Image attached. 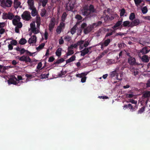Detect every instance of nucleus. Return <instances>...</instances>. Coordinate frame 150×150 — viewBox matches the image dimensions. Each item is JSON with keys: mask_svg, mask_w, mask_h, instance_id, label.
I'll list each match as a JSON object with an SVG mask.
<instances>
[{"mask_svg": "<svg viewBox=\"0 0 150 150\" xmlns=\"http://www.w3.org/2000/svg\"><path fill=\"white\" fill-rule=\"evenodd\" d=\"M88 6H84L83 8L80 10V13L83 16H87L90 14V12H94L95 11L93 6H90L89 9H88Z\"/></svg>", "mask_w": 150, "mask_h": 150, "instance_id": "obj_1", "label": "nucleus"}, {"mask_svg": "<svg viewBox=\"0 0 150 150\" xmlns=\"http://www.w3.org/2000/svg\"><path fill=\"white\" fill-rule=\"evenodd\" d=\"M89 43L88 41H86L84 43V41L81 40L76 44L71 45L69 46V47L70 48H72L73 49V48H76L78 45H79V48L80 50H82L83 48L84 47H87L89 45Z\"/></svg>", "mask_w": 150, "mask_h": 150, "instance_id": "obj_2", "label": "nucleus"}, {"mask_svg": "<svg viewBox=\"0 0 150 150\" xmlns=\"http://www.w3.org/2000/svg\"><path fill=\"white\" fill-rule=\"evenodd\" d=\"M18 80L14 76H12L8 81V83L9 85L13 84L16 85L20 82V80H23L22 77L21 76H18Z\"/></svg>", "mask_w": 150, "mask_h": 150, "instance_id": "obj_3", "label": "nucleus"}, {"mask_svg": "<svg viewBox=\"0 0 150 150\" xmlns=\"http://www.w3.org/2000/svg\"><path fill=\"white\" fill-rule=\"evenodd\" d=\"M30 29L34 34H37L40 32V26L37 25L36 27L35 22H33L30 24Z\"/></svg>", "mask_w": 150, "mask_h": 150, "instance_id": "obj_4", "label": "nucleus"}, {"mask_svg": "<svg viewBox=\"0 0 150 150\" xmlns=\"http://www.w3.org/2000/svg\"><path fill=\"white\" fill-rule=\"evenodd\" d=\"M21 18L18 16H14L12 20V23L14 25H18L19 28H21L22 26V23L20 22Z\"/></svg>", "mask_w": 150, "mask_h": 150, "instance_id": "obj_5", "label": "nucleus"}, {"mask_svg": "<svg viewBox=\"0 0 150 150\" xmlns=\"http://www.w3.org/2000/svg\"><path fill=\"white\" fill-rule=\"evenodd\" d=\"M0 2L1 5L3 7H10L12 4V1L10 0H1Z\"/></svg>", "mask_w": 150, "mask_h": 150, "instance_id": "obj_6", "label": "nucleus"}, {"mask_svg": "<svg viewBox=\"0 0 150 150\" xmlns=\"http://www.w3.org/2000/svg\"><path fill=\"white\" fill-rule=\"evenodd\" d=\"M102 22L101 21L98 22V23H95L93 24L92 26H88L84 30V33L85 34H87L90 32L92 30L93 28L94 27H96L101 24Z\"/></svg>", "mask_w": 150, "mask_h": 150, "instance_id": "obj_7", "label": "nucleus"}, {"mask_svg": "<svg viewBox=\"0 0 150 150\" xmlns=\"http://www.w3.org/2000/svg\"><path fill=\"white\" fill-rule=\"evenodd\" d=\"M14 16L13 14L11 12H8V13H4L3 18L4 19L12 20Z\"/></svg>", "mask_w": 150, "mask_h": 150, "instance_id": "obj_8", "label": "nucleus"}, {"mask_svg": "<svg viewBox=\"0 0 150 150\" xmlns=\"http://www.w3.org/2000/svg\"><path fill=\"white\" fill-rule=\"evenodd\" d=\"M88 74L87 73H83L80 74H77L76 77L81 78V81L82 83L85 82L86 80V75Z\"/></svg>", "mask_w": 150, "mask_h": 150, "instance_id": "obj_9", "label": "nucleus"}, {"mask_svg": "<svg viewBox=\"0 0 150 150\" xmlns=\"http://www.w3.org/2000/svg\"><path fill=\"white\" fill-rule=\"evenodd\" d=\"M17 59L21 61L25 62H30L31 61V59L29 57L25 56H23L21 57L18 56L17 57Z\"/></svg>", "mask_w": 150, "mask_h": 150, "instance_id": "obj_10", "label": "nucleus"}, {"mask_svg": "<svg viewBox=\"0 0 150 150\" xmlns=\"http://www.w3.org/2000/svg\"><path fill=\"white\" fill-rule=\"evenodd\" d=\"M22 16L24 19L27 20H29L31 17L30 13L27 11L24 12L22 14Z\"/></svg>", "mask_w": 150, "mask_h": 150, "instance_id": "obj_11", "label": "nucleus"}, {"mask_svg": "<svg viewBox=\"0 0 150 150\" xmlns=\"http://www.w3.org/2000/svg\"><path fill=\"white\" fill-rule=\"evenodd\" d=\"M119 69V67H117L115 70L111 72L110 74V76L112 77L116 75L117 79H120L118 78V73L117 72L118 71Z\"/></svg>", "mask_w": 150, "mask_h": 150, "instance_id": "obj_12", "label": "nucleus"}, {"mask_svg": "<svg viewBox=\"0 0 150 150\" xmlns=\"http://www.w3.org/2000/svg\"><path fill=\"white\" fill-rule=\"evenodd\" d=\"M74 6V3L69 2L66 5V9L69 11L72 10Z\"/></svg>", "mask_w": 150, "mask_h": 150, "instance_id": "obj_13", "label": "nucleus"}, {"mask_svg": "<svg viewBox=\"0 0 150 150\" xmlns=\"http://www.w3.org/2000/svg\"><path fill=\"white\" fill-rule=\"evenodd\" d=\"M37 41V38L35 35L32 36L28 40V42L30 44H34L36 43Z\"/></svg>", "mask_w": 150, "mask_h": 150, "instance_id": "obj_14", "label": "nucleus"}, {"mask_svg": "<svg viewBox=\"0 0 150 150\" xmlns=\"http://www.w3.org/2000/svg\"><path fill=\"white\" fill-rule=\"evenodd\" d=\"M55 22V19L54 18H52L49 25V29L50 31H51L54 27Z\"/></svg>", "mask_w": 150, "mask_h": 150, "instance_id": "obj_15", "label": "nucleus"}, {"mask_svg": "<svg viewBox=\"0 0 150 150\" xmlns=\"http://www.w3.org/2000/svg\"><path fill=\"white\" fill-rule=\"evenodd\" d=\"M27 3L30 9H32L34 7V0H28Z\"/></svg>", "mask_w": 150, "mask_h": 150, "instance_id": "obj_16", "label": "nucleus"}, {"mask_svg": "<svg viewBox=\"0 0 150 150\" xmlns=\"http://www.w3.org/2000/svg\"><path fill=\"white\" fill-rule=\"evenodd\" d=\"M128 63L131 65L134 64L136 63V60L134 58L130 57L128 60Z\"/></svg>", "mask_w": 150, "mask_h": 150, "instance_id": "obj_17", "label": "nucleus"}, {"mask_svg": "<svg viewBox=\"0 0 150 150\" xmlns=\"http://www.w3.org/2000/svg\"><path fill=\"white\" fill-rule=\"evenodd\" d=\"M140 23L139 19H136L131 22V27L138 25Z\"/></svg>", "mask_w": 150, "mask_h": 150, "instance_id": "obj_18", "label": "nucleus"}, {"mask_svg": "<svg viewBox=\"0 0 150 150\" xmlns=\"http://www.w3.org/2000/svg\"><path fill=\"white\" fill-rule=\"evenodd\" d=\"M21 0H14V8H17L21 4Z\"/></svg>", "mask_w": 150, "mask_h": 150, "instance_id": "obj_19", "label": "nucleus"}, {"mask_svg": "<svg viewBox=\"0 0 150 150\" xmlns=\"http://www.w3.org/2000/svg\"><path fill=\"white\" fill-rule=\"evenodd\" d=\"M91 48H85L83 50L81 51V55L82 56H84L86 54L88 53L89 52V50L91 49Z\"/></svg>", "mask_w": 150, "mask_h": 150, "instance_id": "obj_20", "label": "nucleus"}, {"mask_svg": "<svg viewBox=\"0 0 150 150\" xmlns=\"http://www.w3.org/2000/svg\"><path fill=\"white\" fill-rule=\"evenodd\" d=\"M122 21H118L114 25V26L112 28L113 30L115 31L116 29H117V28L122 24Z\"/></svg>", "mask_w": 150, "mask_h": 150, "instance_id": "obj_21", "label": "nucleus"}, {"mask_svg": "<svg viewBox=\"0 0 150 150\" xmlns=\"http://www.w3.org/2000/svg\"><path fill=\"white\" fill-rule=\"evenodd\" d=\"M142 60L144 62H147L149 61L148 57L146 55H143L142 58Z\"/></svg>", "mask_w": 150, "mask_h": 150, "instance_id": "obj_22", "label": "nucleus"}, {"mask_svg": "<svg viewBox=\"0 0 150 150\" xmlns=\"http://www.w3.org/2000/svg\"><path fill=\"white\" fill-rule=\"evenodd\" d=\"M124 27H131V23L129 21H125L123 22L122 25Z\"/></svg>", "mask_w": 150, "mask_h": 150, "instance_id": "obj_23", "label": "nucleus"}, {"mask_svg": "<svg viewBox=\"0 0 150 150\" xmlns=\"http://www.w3.org/2000/svg\"><path fill=\"white\" fill-rule=\"evenodd\" d=\"M30 9L32 11L31 12V14L32 16H35L37 15V11L35 7H33L32 9Z\"/></svg>", "mask_w": 150, "mask_h": 150, "instance_id": "obj_24", "label": "nucleus"}, {"mask_svg": "<svg viewBox=\"0 0 150 150\" xmlns=\"http://www.w3.org/2000/svg\"><path fill=\"white\" fill-rule=\"evenodd\" d=\"M74 53L73 50L72 48H70V47L68 48V51L67 54V56H68Z\"/></svg>", "mask_w": 150, "mask_h": 150, "instance_id": "obj_25", "label": "nucleus"}, {"mask_svg": "<svg viewBox=\"0 0 150 150\" xmlns=\"http://www.w3.org/2000/svg\"><path fill=\"white\" fill-rule=\"evenodd\" d=\"M62 49V48H59L57 50L56 52V54L57 56L59 57L61 56Z\"/></svg>", "mask_w": 150, "mask_h": 150, "instance_id": "obj_26", "label": "nucleus"}, {"mask_svg": "<svg viewBox=\"0 0 150 150\" xmlns=\"http://www.w3.org/2000/svg\"><path fill=\"white\" fill-rule=\"evenodd\" d=\"M76 58V57L74 55H73L70 58H69V59L67 60L66 61V63H70V62H71L74 61Z\"/></svg>", "mask_w": 150, "mask_h": 150, "instance_id": "obj_27", "label": "nucleus"}, {"mask_svg": "<svg viewBox=\"0 0 150 150\" xmlns=\"http://www.w3.org/2000/svg\"><path fill=\"white\" fill-rule=\"evenodd\" d=\"M77 23L71 29V33L72 34H73L76 32V29L77 28Z\"/></svg>", "mask_w": 150, "mask_h": 150, "instance_id": "obj_28", "label": "nucleus"}, {"mask_svg": "<svg viewBox=\"0 0 150 150\" xmlns=\"http://www.w3.org/2000/svg\"><path fill=\"white\" fill-rule=\"evenodd\" d=\"M129 108V109H130L132 111H133L134 110V108L132 107V106L130 104H128L127 105H125L124 106V109L125 108Z\"/></svg>", "mask_w": 150, "mask_h": 150, "instance_id": "obj_29", "label": "nucleus"}, {"mask_svg": "<svg viewBox=\"0 0 150 150\" xmlns=\"http://www.w3.org/2000/svg\"><path fill=\"white\" fill-rule=\"evenodd\" d=\"M16 50L20 51L21 54H22L25 52V50L24 48H21L19 47H17L15 48Z\"/></svg>", "mask_w": 150, "mask_h": 150, "instance_id": "obj_30", "label": "nucleus"}, {"mask_svg": "<svg viewBox=\"0 0 150 150\" xmlns=\"http://www.w3.org/2000/svg\"><path fill=\"white\" fill-rule=\"evenodd\" d=\"M27 42V41L25 39L22 38L19 41V43L21 45H24Z\"/></svg>", "mask_w": 150, "mask_h": 150, "instance_id": "obj_31", "label": "nucleus"}, {"mask_svg": "<svg viewBox=\"0 0 150 150\" xmlns=\"http://www.w3.org/2000/svg\"><path fill=\"white\" fill-rule=\"evenodd\" d=\"M110 39H107L104 42L103 44L102 45V46H107L110 43Z\"/></svg>", "mask_w": 150, "mask_h": 150, "instance_id": "obj_32", "label": "nucleus"}, {"mask_svg": "<svg viewBox=\"0 0 150 150\" xmlns=\"http://www.w3.org/2000/svg\"><path fill=\"white\" fill-rule=\"evenodd\" d=\"M143 0H134L135 4L136 6L139 7V4L142 3Z\"/></svg>", "mask_w": 150, "mask_h": 150, "instance_id": "obj_33", "label": "nucleus"}, {"mask_svg": "<svg viewBox=\"0 0 150 150\" xmlns=\"http://www.w3.org/2000/svg\"><path fill=\"white\" fill-rule=\"evenodd\" d=\"M45 44L44 43L41 44L38 47L36 48L37 50L38 51H40L45 46Z\"/></svg>", "mask_w": 150, "mask_h": 150, "instance_id": "obj_34", "label": "nucleus"}, {"mask_svg": "<svg viewBox=\"0 0 150 150\" xmlns=\"http://www.w3.org/2000/svg\"><path fill=\"white\" fill-rule=\"evenodd\" d=\"M120 16H126V15H125V10L124 9H122L120 10Z\"/></svg>", "mask_w": 150, "mask_h": 150, "instance_id": "obj_35", "label": "nucleus"}, {"mask_svg": "<svg viewBox=\"0 0 150 150\" xmlns=\"http://www.w3.org/2000/svg\"><path fill=\"white\" fill-rule=\"evenodd\" d=\"M36 21L37 25L40 26V16H37Z\"/></svg>", "mask_w": 150, "mask_h": 150, "instance_id": "obj_36", "label": "nucleus"}, {"mask_svg": "<svg viewBox=\"0 0 150 150\" xmlns=\"http://www.w3.org/2000/svg\"><path fill=\"white\" fill-rule=\"evenodd\" d=\"M67 16V14L66 13H64L61 17V21L62 22H64L66 19Z\"/></svg>", "mask_w": 150, "mask_h": 150, "instance_id": "obj_37", "label": "nucleus"}, {"mask_svg": "<svg viewBox=\"0 0 150 150\" xmlns=\"http://www.w3.org/2000/svg\"><path fill=\"white\" fill-rule=\"evenodd\" d=\"M107 63L108 64H115L116 63L114 60L113 59H109L107 60Z\"/></svg>", "mask_w": 150, "mask_h": 150, "instance_id": "obj_38", "label": "nucleus"}, {"mask_svg": "<svg viewBox=\"0 0 150 150\" xmlns=\"http://www.w3.org/2000/svg\"><path fill=\"white\" fill-rule=\"evenodd\" d=\"M143 96L144 98L150 97V91H147L145 92L143 94Z\"/></svg>", "mask_w": 150, "mask_h": 150, "instance_id": "obj_39", "label": "nucleus"}, {"mask_svg": "<svg viewBox=\"0 0 150 150\" xmlns=\"http://www.w3.org/2000/svg\"><path fill=\"white\" fill-rule=\"evenodd\" d=\"M149 52L146 49V48H143L141 51V52L142 54H146Z\"/></svg>", "mask_w": 150, "mask_h": 150, "instance_id": "obj_40", "label": "nucleus"}, {"mask_svg": "<svg viewBox=\"0 0 150 150\" xmlns=\"http://www.w3.org/2000/svg\"><path fill=\"white\" fill-rule=\"evenodd\" d=\"M142 11L143 13H146L148 11L147 8L146 6H144L142 8Z\"/></svg>", "mask_w": 150, "mask_h": 150, "instance_id": "obj_41", "label": "nucleus"}, {"mask_svg": "<svg viewBox=\"0 0 150 150\" xmlns=\"http://www.w3.org/2000/svg\"><path fill=\"white\" fill-rule=\"evenodd\" d=\"M46 11L44 9H42V10L41 12L40 13V15L42 17L45 16L46 13Z\"/></svg>", "mask_w": 150, "mask_h": 150, "instance_id": "obj_42", "label": "nucleus"}, {"mask_svg": "<svg viewBox=\"0 0 150 150\" xmlns=\"http://www.w3.org/2000/svg\"><path fill=\"white\" fill-rule=\"evenodd\" d=\"M48 2V0H43L40 1V2H42V5L43 7L45 6Z\"/></svg>", "mask_w": 150, "mask_h": 150, "instance_id": "obj_43", "label": "nucleus"}, {"mask_svg": "<svg viewBox=\"0 0 150 150\" xmlns=\"http://www.w3.org/2000/svg\"><path fill=\"white\" fill-rule=\"evenodd\" d=\"M135 17V16L134 13H132L130 15L129 18L130 20H132Z\"/></svg>", "mask_w": 150, "mask_h": 150, "instance_id": "obj_44", "label": "nucleus"}, {"mask_svg": "<svg viewBox=\"0 0 150 150\" xmlns=\"http://www.w3.org/2000/svg\"><path fill=\"white\" fill-rule=\"evenodd\" d=\"M107 30L108 31H110L111 32V33L107 34L106 35V37L108 36L112 35V33L114 32V31L113 30L111 29H108Z\"/></svg>", "mask_w": 150, "mask_h": 150, "instance_id": "obj_45", "label": "nucleus"}, {"mask_svg": "<svg viewBox=\"0 0 150 150\" xmlns=\"http://www.w3.org/2000/svg\"><path fill=\"white\" fill-rule=\"evenodd\" d=\"M62 29V28L60 27V26H58L56 30V31L58 33H60L61 32Z\"/></svg>", "mask_w": 150, "mask_h": 150, "instance_id": "obj_46", "label": "nucleus"}, {"mask_svg": "<svg viewBox=\"0 0 150 150\" xmlns=\"http://www.w3.org/2000/svg\"><path fill=\"white\" fill-rule=\"evenodd\" d=\"M11 44L12 45H16L17 44V41L15 40H12L11 41Z\"/></svg>", "mask_w": 150, "mask_h": 150, "instance_id": "obj_47", "label": "nucleus"}, {"mask_svg": "<svg viewBox=\"0 0 150 150\" xmlns=\"http://www.w3.org/2000/svg\"><path fill=\"white\" fill-rule=\"evenodd\" d=\"M145 110V108L143 107L141 108L140 110L138 111V114H141Z\"/></svg>", "mask_w": 150, "mask_h": 150, "instance_id": "obj_48", "label": "nucleus"}, {"mask_svg": "<svg viewBox=\"0 0 150 150\" xmlns=\"http://www.w3.org/2000/svg\"><path fill=\"white\" fill-rule=\"evenodd\" d=\"M49 74H44L41 75V78L42 79H45L48 77Z\"/></svg>", "mask_w": 150, "mask_h": 150, "instance_id": "obj_49", "label": "nucleus"}, {"mask_svg": "<svg viewBox=\"0 0 150 150\" xmlns=\"http://www.w3.org/2000/svg\"><path fill=\"white\" fill-rule=\"evenodd\" d=\"M16 27L15 28V32L17 33H19V28H19L18 26V25H16Z\"/></svg>", "mask_w": 150, "mask_h": 150, "instance_id": "obj_50", "label": "nucleus"}, {"mask_svg": "<svg viewBox=\"0 0 150 150\" xmlns=\"http://www.w3.org/2000/svg\"><path fill=\"white\" fill-rule=\"evenodd\" d=\"M64 40L67 41H69L71 40V37L69 36H67L64 38Z\"/></svg>", "mask_w": 150, "mask_h": 150, "instance_id": "obj_51", "label": "nucleus"}, {"mask_svg": "<svg viewBox=\"0 0 150 150\" xmlns=\"http://www.w3.org/2000/svg\"><path fill=\"white\" fill-rule=\"evenodd\" d=\"M42 64L41 62H40L38 64L37 68L38 69H42Z\"/></svg>", "mask_w": 150, "mask_h": 150, "instance_id": "obj_52", "label": "nucleus"}, {"mask_svg": "<svg viewBox=\"0 0 150 150\" xmlns=\"http://www.w3.org/2000/svg\"><path fill=\"white\" fill-rule=\"evenodd\" d=\"M25 76L27 77V79L26 81H24V82H26L28 81H29V80L28 79V78L30 77H31L32 76L31 75L29 74H26L25 75Z\"/></svg>", "mask_w": 150, "mask_h": 150, "instance_id": "obj_53", "label": "nucleus"}, {"mask_svg": "<svg viewBox=\"0 0 150 150\" xmlns=\"http://www.w3.org/2000/svg\"><path fill=\"white\" fill-rule=\"evenodd\" d=\"M6 25V23L5 22L0 23V28H2L5 27Z\"/></svg>", "mask_w": 150, "mask_h": 150, "instance_id": "obj_54", "label": "nucleus"}, {"mask_svg": "<svg viewBox=\"0 0 150 150\" xmlns=\"http://www.w3.org/2000/svg\"><path fill=\"white\" fill-rule=\"evenodd\" d=\"M64 22H62V21L60 23V25H59V26H60V27H61L62 28L64 27V26H65V24L64 23Z\"/></svg>", "mask_w": 150, "mask_h": 150, "instance_id": "obj_55", "label": "nucleus"}, {"mask_svg": "<svg viewBox=\"0 0 150 150\" xmlns=\"http://www.w3.org/2000/svg\"><path fill=\"white\" fill-rule=\"evenodd\" d=\"M129 102L135 104H136L137 103V101H135L132 99H130L129 100Z\"/></svg>", "mask_w": 150, "mask_h": 150, "instance_id": "obj_56", "label": "nucleus"}, {"mask_svg": "<svg viewBox=\"0 0 150 150\" xmlns=\"http://www.w3.org/2000/svg\"><path fill=\"white\" fill-rule=\"evenodd\" d=\"M76 18L79 20H80L81 19H82V17L81 16L79 15H76L75 16Z\"/></svg>", "mask_w": 150, "mask_h": 150, "instance_id": "obj_57", "label": "nucleus"}, {"mask_svg": "<svg viewBox=\"0 0 150 150\" xmlns=\"http://www.w3.org/2000/svg\"><path fill=\"white\" fill-rule=\"evenodd\" d=\"M44 36L45 39V40H47L48 37V33L46 31L45 33Z\"/></svg>", "mask_w": 150, "mask_h": 150, "instance_id": "obj_58", "label": "nucleus"}, {"mask_svg": "<svg viewBox=\"0 0 150 150\" xmlns=\"http://www.w3.org/2000/svg\"><path fill=\"white\" fill-rule=\"evenodd\" d=\"M8 49L9 50H11L13 49V46L12 45L10 44H9L8 46Z\"/></svg>", "mask_w": 150, "mask_h": 150, "instance_id": "obj_59", "label": "nucleus"}, {"mask_svg": "<svg viewBox=\"0 0 150 150\" xmlns=\"http://www.w3.org/2000/svg\"><path fill=\"white\" fill-rule=\"evenodd\" d=\"M59 43L60 44H62L64 43V40L62 38L59 40Z\"/></svg>", "mask_w": 150, "mask_h": 150, "instance_id": "obj_60", "label": "nucleus"}, {"mask_svg": "<svg viewBox=\"0 0 150 150\" xmlns=\"http://www.w3.org/2000/svg\"><path fill=\"white\" fill-rule=\"evenodd\" d=\"M5 31V29L3 28H1L0 29V34H3Z\"/></svg>", "mask_w": 150, "mask_h": 150, "instance_id": "obj_61", "label": "nucleus"}, {"mask_svg": "<svg viewBox=\"0 0 150 150\" xmlns=\"http://www.w3.org/2000/svg\"><path fill=\"white\" fill-rule=\"evenodd\" d=\"M54 59V58L52 57H50L48 59V61L49 62H53Z\"/></svg>", "mask_w": 150, "mask_h": 150, "instance_id": "obj_62", "label": "nucleus"}, {"mask_svg": "<svg viewBox=\"0 0 150 150\" xmlns=\"http://www.w3.org/2000/svg\"><path fill=\"white\" fill-rule=\"evenodd\" d=\"M98 98L100 99H107L108 98V97L107 96H99Z\"/></svg>", "mask_w": 150, "mask_h": 150, "instance_id": "obj_63", "label": "nucleus"}, {"mask_svg": "<svg viewBox=\"0 0 150 150\" xmlns=\"http://www.w3.org/2000/svg\"><path fill=\"white\" fill-rule=\"evenodd\" d=\"M134 96V95L132 94H128L127 95V97L129 98H132Z\"/></svg>", "mask_w": 150, "mask_h": 150, "instance_id": "obj_64", "label": "nucleus"}]
</instances>
